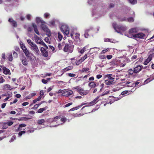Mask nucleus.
<instances>
[{
	"label": "nucleus",
	"instance_id": "nucleus-43",
	"mask_svg": "<svg viewBox=\"0 0 154 154\" xmlns=\"http://www.w3.org/2000/svg\"><path fill=\"white\" fill-rule=\"evenodd\" d=\"M5 81V80L3 79V77L2 76H0V83H2Z\"/></svg>",
	"mask_w": 154,
	"mask_h": 154
},
{
	"label": "nucleus",
	"instance_id": "nucleus-61",
	"mask_svg": "<svg viewBox=\"0 0 154 154\" xmlns=\"http://www.w3.org/2000/svg\"><path fill=\"white\" fill-rule=\"evenodd\" d=\"M29 104V102H24V103H23L22 104V105L23 106H26V105H28Z\"/></svg>",
	"mask_w": 154,
	"mask_h": 154
},
{
	"label": "nucleus",
	"instance_id": "nucleus-20",
	"mask_svg": "<svg viewBox=\"0 0 154 154\" xmlns=\"http://www.w3.org/2000/svg\"><path fill=\"white\" fill-rule=\"evenodd\" d=\"M3 73L6 75L10 74V70L6 67H4L3 69Z\"/></svg>",
	"mask_w": 154,
	"mask_h": 154
},
{
	"label": "nucleus",
	"instance_id": "nucleus-14",
	"mask_svg": "<svg viewBox=\"0 0 154 154\" xmlns=\"http://www.w3.org/2000/svg\"><path fill=\"white\" fill-rule=\"evenodd\" d=\"M143 67L142 66L140 65H138L136 67L134 68V71L135 73H137L139 72L142 69Z\"/></svg>",
	"mask_w": 154,
	"mask_h": 154
},
{
	"label": "nucleus",
	"instance_id": "nucleus-36",
	"mask_svg": "<svg viewBox=\"0 0 154 154\" xmlns=\"http://www.w3.org/2000/svg\"><path fill=\"white\" fill-rule=\"evenodd\" d=\"M58 38L59 39V40L60 41L63 38V36L60 32L58 33Z\"/></svg>",
	"mask_w": 154,
	"mask_h": 154
},
{
	"label": "nucleus",
	"instance_id": "nucleus-39",
	"mask_svg": "<svg viewBox=\"0 0 154 154\" xmlns=\"http://www.w3.org/2000/svg\"><path fill=\"white\" fill-rule=\"evenodd\" d=\"M45 122V120L44 119H42L38 120V123L39 124H42Z\"/></svg>",
	"mask_w": 154,
	"mask_h": 154
},
{
	"label": "nucleus",
	"instance_id": "nucleus-53",
	"mask_svg": "<svg viewBox=\"0 0 154 154\" xmlns=\"http://www.w3.org/2000/svg\"><path fill=\"white\" fill-rule=\"evenodd\" d=\"M49 16V14L48 13H46L44 14V17L45 18H47Z\"/></svg>",
	"mask_w": 154,
	"mask_h": 154
},
{
	"label": "nucleus",
	"instance_id": "nucleus-18",
	"mask_svg": "<svg viewBox=\"0 0 154 154\" xmlns=\"http://www.w3.org/2000/svg\"><path fill=\"white\" fill-rule=\"evenodd\" d=\"M152 57V54L148 56V58L144 61L143 64L145 65H147L151 60Z\"/></svg>",
	"mask_w": 154,
	"mask_h": 154
},
{
	"label": "nucleus",
	"instance_id": "nucleus-17",
	"mask_svg": "<svg viewBox=\"0 0 154 154\" xmlns=\"http://www.w3.org/2000/svg\"><path fill=\"white\" fill-rule=\"evenodd\" d=\"M99 98V96H98L95 99H94L93 101L91 102L88 103L89 105V106H92L95 104L99 101V100L98 99Z\"/></svg>",
	"mask_w": 154,
	"mask_h": 154
},
{
	"label": "nucleus",
	"instance_id": "nucleus-63",
	"mask_svg": "<svg viewBox=\"0 0 154 154\" xmlns=\"http://www.w3.org/2000/svg\"><path fill=\"white\" fill-rule=\"evenodd\" d=\"M84 36L85 38H88L89 36V34L88 32H85L84 34Z\"/></svg>",
	"mask_w": 154,
	"mask_h": 154
},
{
	"label": "nucleus",
	"instance_id": "nucleus-31",
	"mask_svg": "<svg viewBox=\"0 0 154 154\" xmlns=\"http://www.w3.org/2000/svg\"><path fill=\"white\" fill-rule=\"evenodd\" d=\"M83 61L82 59L80 58L78 60L76 59V65H79Z\"/></svg>",
	"mask_w": 154,
	"mask_h": 154
},
{
	"label": "nucleus",
	"instance_id": "nucleus-55",
	"mask_svg": "<svg viewBox=\"0 0 154 154\" xmlns=\"http://www.w3.org/2000/svg\"><path fill=\"white\" fill-rule=\"evenodd\" d=\"M42 82L45 84H46L48 82V80L44 79H43L42 80Z\"/></svg>",
	"mask_w": 154,
	"mask_h": 154
},
{
	"label": "nucleus",
	"instance_id": "nucleus-47",
	"mask_svg": "<svg viewBox=\"0 0 154 154\" xmlns=\"http://www.w3.org/2000/svg\"><path fill=\"white\" fill-rule=\"evenodd\" d=\"M13 54L14 58H17L18 57L17 53L15 51H13Z\"/></svg>",
	"mask_w": 154,
	"mask_h": 154
},
{
	"label": "nucleus",
	"instance_id": "nucleus-27",
	"mask_svg": "<svg viewBox=\"0 0 154 154\" xmlns=\"http://www.w3.org/2000/svg\"><path fill=\"white\" fill-rule=\"evenodd\" d=\"M47 107H45L41 108L39 109L36 112V113H41L42 112L44 111L46 109V108Z\"/></svg>",
	"mask_w": 154,
	"mask_h": 154
},
{
	"label": "nucleus",
	"instance_id": "nucleus-5",
	"mask_svg": "<svg viewBox=\"0 0 154 154\" xmlns=\"http://www.w3.org/2000/svg\"><path fill=\"white\" fill-rule=\"evenodd\" d=\"M32 27H28L27 28V30L28 32H31L33 30V29L35 33L38 35H39L40 34L38 31L37 26L34 23H32Z\"/></svg>",
	"mask_w": 154,
	"mask_h": 154
},
{
	"label": "nucleus",
	"instance_id": "nucleus-12",
	"mask_svg": "<svg viewBox=\"0 0 154 154\" xmlns=\"http://www.w3.org/2000/svg\"><path fill=\"white\" fill-rule=\"evenodd\" d=\"M8 21L13 27H17V22L14 20L12 18H9Z\"/></svg>",
	"mask_w": 154,
	"mask_h": 154
},
{
	"label": "nucleus",
	"instance_id": "nucleus-52",
	"mask_svg": "<svg viewBox=\"0 0 154 154\" xmlns=\"http://www.w3.org/2000/svg\"><path fill=\"white\" fill-rule=\"evenodd\" d=\"M73 103L72 102H71L69 103H68L66 104L64 106V107H67L70 106V105H72Z\"/></svg>",
	"mask_w": 154,
	"mask_h": 154
},
{
	"label": "nucleus",
	"instance_id": "nucleus-28",
	"mask_svg": "<svg viewBox=\"0 0 154 154\" xmlns=\"http://www.w3.org/2000/svg\"><path fill=\"white\" fill-rule=\"evenodd\" d=\"M79 37L80 34L79 33H76L75 35V38L74 39V40L77 41L79 40L80 39Z\"/></svg>",
	"mask_w": 154,
	"mask_h": 154
},
{
	"label": "nucleus",
	"instance_id": "nucleus-16",
	"mask_svg": "<svg viewBox=\"0 0 154 154\" xmlns=\"http://www.w3.org/2000/svg\"><path fill=\"white\" fill-rule=\"evenodd\" d=\"M145 36V34L142 33H139L137 34H135L133 35V37L137 38H142Z\"/></svg>",
	"mask_w": 154,
	"mask_h": 154
},
{
	"label": "nucleus",
	"instance_id": "nucleus-48",
	"mask_svg": "<svg viewBox=\"0 0 154 154\" xmlns=\"http://www.w3.org/2000/svg\"><path fill=\"white\" fill-rule=\"evenodd\" d=\"M25 133H26V131H21L20 132L18 133V136H22V135L23 134H25Z\"/></svg>",
	"mask_w": 154,
	"mask_h": 154
},
{
	"label": "nucleus",
	"instance_id": "nucleus-15",
	"mask_svg": "<svg viewBox=\"0 0 154 154\" xmlns=\"http://www.w3.org/2000/svg\"><path fill=\"white\" fill-rule=\"evenodd\" d=\"M115 75H112V74H107L105 76V78L107 79V80H114V81Z\"/></svg>",
	"mask_w": 154,
	"mask_h": 154
},
{
	"label": "nucleus",
	"instance_id": "nucleus-2",
	"mask_svg": "<svg viewBox=\"0 0 154 154\" xmlns=\"http://www.w3.org/2000/svg\"><path fill=\"white\" fill-rule=\"evenodd\" d=\"M74 46L72 44L66 43L65 44L64 46L63 49V51L69 54L72 52Z\"/></svg>",
	"mask_w": 154,
	"mask_h": 154
},
{
	"label": "nucleus",
	"instance_id": "nucleus-4",
	"mask_svg": "<svg viewBox=\"0 0 154 154\" xmlns=\"http://www.w3.org/2000/svg\"><path fill=\"white\" fill-rule=\"evenodd\" d=\"M104 84L102 83L100 85H99L98 82L97 83L94 82H90L88 84V86L91 88H95L96 87H98L100 89V90L99 92H101L103 89V87H104Z\"/></svg>",
	"mask_w": 154,
	"mask_h": 154
},
{
	"label": "nucleus",
	"instance_id": "nucleus-44",
	"mask_svg": "<svg viewBox=\"0 0 154 154\" xmlns=\"http://www.w3.org/2000/svg\"><path fill=\"white\" fill-rule=\"evenodd\" d=\"M113 40L111 39H109L108 38H106L104 39V41L105 42H112Z\"/></svg>",
	"mask_w": 154,
	"mask_h": 154
},
{
	"label": "nucleus",
	"instance_id": "nucleus-42",
	"mask_svg": "<svg viewBox=\"0 0 154 154\" xmlns=\"http://www.w3.org/2000/svg\"><path fill=\"white\" fill-rule=\"evenodd\" d=\"M132 91H131V92H132ZM129 92H130V91H128L127 90L125 91H122L121 93V94L122 95H125V94H127Z\"/></svg>",
	"mask_w": 154,
	"mask_h": 154
},
{
	"label": "nucleus",
	"instance_id": "nucleus-41",
	"mask_svg": "<svg viewBox=\"0 0 154 154\" xmlns=\"http://www.w3.org/2000/svg\"><path fill=\"white\" fill-rule=\"evenodd\" d=\"M6 123V124L8 126H10L12 125L14 122L12 121H8Z\"/></svg>",
	"mask_w": 154,
	"mask_h": 154
},
{
	"label": "nucleus",
	"instance_id": "nucleus-33",
	"mask_svg": "<svg viewBox=\"0 0 154 154\" xmlns=\"http://www.w3.org/2000/svg\"><path fill=\"white\" fill-rule=\"evenodd\" d=\"M5 88L8 90H11L12 89L11 87L9 85L6 84L5 85Z\"/></svg>",
	"mask_w": 154,
	"mask_h": 154
},
{
	"label": "nucleus",
	"instance_id": "nucleus-40",
	"mask_svg": "<svg viewBox=\"0 0 154 154\" xmlns=\"http://www.w3.org/2000/svg\"><path fill=\"white\" fill-rule=\"evenodd\" d=\"M109 51V48H107L106 49L103 50L101 52V54H104L106 53L107 51Z\"/></svg>",
	"mask_w": 154,
	"mask_h": 154
},
{
	"label": "nucleus",
	"instance_id": "nucleus-22",
	"mask_svg": "<svg viewBox=\"0 0 154 154\" xmlns=\"http://www.w3.org/2000/svg\"><path fill=\"white\" fill-rule=\"evenodd\" d=\"M65 44L64 42H62L58 44L57 47L59 50L63 49V47L65 46Z\"/></svg>",
	"mask_w": 154,
	"mask_h": 154
},
{
	"label": "nucleus",
	"instance_id": "nucleus-38",
	"mask_svg": "<svg viewBox=\"0 0 154 154\" xmlns=\"http://www.w3.org/2000/svg\"><path fill=\"white\" fill-rule=\"evenodd\" d=\"M8 60L10 61H12L13 60V57L12 54H10L8 57Z\"/></svg>",
	"mask_w": 154,
	"mask_h": 154
},
{
	"label": "nucleus",
	"instance_id": "nucleus-54",
	"mask_svg": "<svg viewBox=\"0 0 154 154\" xmlns=\"http://www.w3.org/2000/svg\"><path fill=\"white\" fill-rule=\"evenodd\" d=\"M86 104V103H84V104H82V105H81V106H77V107H75V110H76L78 109H79L80 108L82 105H85V104Z\"/></svg>",
	"mask_w": 154,
	"mask_h": 154
},
{
	"label": "nucleus",
	"instance_id": "nucleus-37",
	"mask_svg": "<svg viewBox=\"0 0 154 154\" xmlns=\"http://www.w3.org/2000/svg\"><path fill=\"white\" fill-rule=\"evenodd\" d=\"M2 128L3 129H6L8 128V126L7 125L6 122H3L2 123Z\"/></svg>",
	"mask_w": 154,
	"mask_h": 154
},
{
	"label": "nucleus",
	"instance_id": "nucleus-51",
	"mask_svg": "<svg viewBox=\"0 0 154 154\" xmlns=\"http://www.w3.org/2000/svg\"><path fill=\"white\" fill-rule=\"evenodd\" d=\"M87 57V54H85V55L84 56L81 58V59H82V60L83 62L84 61Z\"/></svg>",
	"mask_w": 154,
	"mask_h": 154
},
{
	"label": "nucleus",
	"instance_id": "nucleus-19",
	"mask_svg": "<svg viewBox=\"0 0 154 154\" xmlns=\"http://www.w3.org/2000/svg\"><path fill=\"white\" fill-rule=\"evenodd\" d=\"M79 93L81 95H86L88 94V92L87 91L84 90L82 88H80V90H79Z\"/></svg>",
	"mask_w": 154,
	"mask_h": 154
},
{
	"label": "nucleus",
	"instance_id": "nucleus-6",
	"mask_svg": "<svg viewBox=\"0 0 154 154\" xmlns=\"http://www.w3.org/2000/svg\"><path fill=\"white\" fill-rule=\"evenodd\" d=\"M21 48L22 49L23 52L25 53L26 57L30 60L32 59V57L30 56V53L29 51L27 50L26 47L24 45L21 46Z\"/></svg>",
	"mask_w": 154,
	"mask_h": 154
},
{
	"label": "nucleus",
	"instance_id": "nucleus-23",
	"mask_svg": "<svg viewBox=\"0 0 154 154\" xmlns=\"http://www.w3.org/2000/svg\"><path fill=\"white\" fill-rule=\"evenodd\" d=\"M36 22L37 23H41V24L42 23H45L44 21L41 20V18L39 17H37L36 18Z\"/></svg>",
	"mask_w": 154,
	"mask_h": 154
},
{
	"label": "nucleus",
	"instance_id": "nucleus-45",
	"mask_svg": "<svg viewBox=\"0 0 154 154\" xmlns=\"http://www.w3.org/2000/svg\"><path fill=\"white\" fill-rule=\"evenodd\" d=\"M44 40L45 41V42L47 43L50 44V41L49 38L48 37L45 38L44 39Z\"/></svg>",
	"mask_w": 154,
	"mask_h": 154
},
{
	"label": "nucleus",
	"instance_id": "nucleus-9",
	"mask_svg": "<svg viewBox=\"0 0 154 154\" xmlns=\"http://www.w3.org/2000/svg\"><path fill=\"white\" fill-rule=\"evenodd\" d=\"M73 94V91L72 90H70L67 91L66 89H65V91L63 92V93H62V96L68 97L71 95Z\"/></svg>",
	"mask_w": 154,
	"mask_h": 154
},
{
	"label": "nucleus",
	"instance_id": "nucleus-13",
	"mask_svg": "<svg viewBox=\"0 0 154 154\" xmlns=\"http://www.w3.org/2000/svg\"><path fill=\"white\" fill-rule=\"evenodd\" d=\"M20 60L22 64L24 66H26L28 65V60L26 57L23 56L20 58Z\"/></svg>",
	"mask_w": 154,
	"mask_h": 154
},
{
	"label": "nucleus",
	"instance_id": "nucleus-56",
	"mask_svg": "<svg viewBox=\"0 0 154 154\" xmlns=\"http://www.w3.org/2000/svg\"><path fill=\"white\" fill-rule=\"evenodd\" d=\"M22 118V120H25V121H26V120H29V119H31V118L25 117H23Z\"/></svg>",
	"mask_w": 154,
	"mask_h": 154
},
{
	"label": "nucleus",
	"instance_id": "nucleus-3",
	"mask_svg": "<svg viewBox=\"0 0 154 154\" xmlns=\"http://www.w3.org/2000/svg\"><path fill=\"white\" fill-rule=\"evenodd\" d=\"M112 26L116 32L118 33H120L121 31H125L127 29L126 27L124 26L117 25V24L113 23Z\"/></svg>",
	"mask_w": 154,
	"mask_h": 154
},
{
	"label": "nucleus",
	"instance_id": "nucleus-10",
	"mask_svg": "<svg viewBox=\"0 0 154 154\" xmlns=\"http://www.w3.org/2000/svg\"><path fill=\"white\" fill-rule=\"evenodd\" d=\"M48 49L46 48L42 47L41 48L40 50L43 56L44 57H47L48 55V52L47 50Z\"/></svg>",
	"mask_w": 154,
	"mask_h": 154
},
{
	"label": "nucleus",
	"instance_id": "nucleus-49",
	"mask_svg": "<svg viewBox=\"0 0 154 154\" xmlns=\"http://www.w3.org/2000/svg\"><path fill=\"white\" fill-rule=\"evenodd\" d=\"M127 20L129 22H133L134 21V19L132 17H130Z\"/></svg>",
	"mask_w": 154,
	"mask_h": 154
},
{
	"label": "nucleus",
	"instance_id": "nucleus-24",
	"mask_svg": "<svg viewBox=\"0 0 154 154\" xmlns=\"http://www.w3.org/2000/svg\"><path fill=\"white\" fill-rule=\"evenodd\" d=\"M34 38L35 42L39 44V42H40L41 40H42L41 38H39L36 35H34Z\"/></svg>",
	"mask_w": 154,
	"mask_h": 154
},
{
	"label": "nucleus",
	"instance_id": "nucleus-7",
	"mask_svg": "<svg viewBox=\"0 0 154 154\" xmlns=\"http://www.w3.org/2000/svg\"><path fill=\"white\" fill-rule=\"evenodd\" d=\"M61 30L62 32L65 35H67L69 33V28L66 25H63L61 26Z\"/></svg>",
	"mask_w": 154,
	"mask_h": 154
},
{
	"label": "nucleus",
	"instance_id": "nucleus-57",
	"mask_svg": "<svg viewBox=\"0 0 154 154\" xmlns=\"http://www.w3.org/2000/svg\"><path fill=\"white\" fill-rule=\"evenodd\" d=\"M60 116H56L54 118V119L53 120V122L55 121L54 120V119H60Z\"/></svg>",
	"mask_w": 154,
	"mask_h": 154
},
{
	"label": "nucleus",
	"instance_id": "nucleus-59",
	"mask_svg": "<svg viewBox=\"0 0 154 154\" xmlns=\"http://www.w3.org/2000/svg\"><path fill=\"white\" fill-rule=\"evenodd\" d=\"M68 75L69 77H75V75L74 74L70 73L68 74Z\"/></svg>",
	"mask_w": 154,
	"mask_h": 154
},
{
	"label": "nucleus",
	"instance_id": "nucleus-25",
	"mask_svg": "<svg viewBox=\"0 0 154 154\" xmlns=\"http://www.w3.org/2000/svg\"><path fill=\"white\" fill-rule=\"evenodd\" d=\"M105 84L106 85H110L114 83V80H109L106 79L105 82Z\"/></svg>",
	"mask_w": 154,
	"mask_h": 154
},
{
	"label": "nucleus",
	"instance_id": "nucleus-11",
	"mask_svg": "<svg viewBox=\"0 0 154 154\" xmlns=\"http://www.w3.org/2000/svg\"><path fill=\"white\" fill-rule=\"evenodd\" d=\"M139 31L138 29L137 28H133L130 29L128 32L130 35H132V36L134 35V33L137 32Z\"/></svg>",
	"mask_w": 154,
	"mask_h": 154
},
{
	"label": "nucleus",
	"instance_id": "nucleus-32",
	"mask_svg": "<svg viewBox=\"0 0 154 154\" xmlns=\"http://www.w3.org/2000/svg\"><path fill=\"white\" fill-rule=\"evenodd\" d=\"M70 59L71 60V63L73 65L75 64L76 65V58L75 59V58H73Z\"/></svg>",
	"mask_w": 154,
	"mask_h": 154
},
{
	"label": "nucleus",
	"instance_id": "nucleus-29",
	"mask_svg": "<svg viewBox=\"0 0 154 154\" xmlns=\"http://www.w3.org/2000/svg\"><path fill=\"white\" fill-rule=\"evenodd\" d=\"M45 101H42L41 102L39 103L38 104H35L34 105V107L32 108V109H36L38 107L40 106Z\"/></svg>",
	"mask_w": 154,
	"mask_h": 154
},
{
	"label": "nucleus",
	"instance_id": "nucleus-58",
	"mask_svg": "<svg viewBox=\"0 0 154 154\" xmlns=\"http://www.w3.org/2000/svg\"><path fill=\"white\" fill-rule=\"evenodd\" d=\"M85 51V47H84L83 48L81 49V50L79 52L81 54H83V53H84V52Z\"/></svg>",
	"mask_w": 154,
	"mask_h": 154
},
{
	"label": "nucleus",
	"instance_id": "nucleus-35",
	"mask_svg": "<svg viewBox=\"0 0 154 154\" xmlns=\"http://www.w3.org/2000/svg\"><path fill=\"white\" fill-rule=\"evenodd\" d=\"M89 70V69L88 68H83L81 70V72H87Z\"/></svg>",
	"mask_w": 154,
	"mask_h": 154
},
{
	"label": "nucleus",
	"instance_id": "nucleus-60",
	"mask_svg": "<svg viewBox=\"0 0 154 154\" xmlns=\"http://www.w3.org/2000/svg\"><path fill=\"white\" fill-rule=\"evenodd\" d=\"M106 57L109 60L112 58V55H107Z\"/></svg>",
	"mask_w": 154,
	"mask_h": 154
},
{
	"label": "nucleus",
	"instance_id": "nucleus-50",
	"mask_svg": "<svg viewBox=\"0 0 154 154\" xmlns=\"http://www.w3.org/2000/svg\"><path fill=\"white\" fill-rule=\"evenodd\" d=\"M67 119L65 117H63L61 119V121L63 122H64L66 121Z\"/></svg>",
	"mask_w": 154,
	"mask_h": 154
},
{
	"label": "nucleus",
	"instance_id": "nucleus-21",
	"mask_svg": "<svg viewBox=\"0 0 154 154\" xmlns=\"http://www.w3.org/2000/svg\"><path fill=\"white\" fill-rule=\"evenodd\" d=\"M73 66H69L68 67L65 68L63 69L62 70V72L63 73H64L65 72L68 71V70L72 69L73 68Z\"/></svg>",
	"mask_w": 154,
	"mask_h": 154
},
{
	"label": "nucleus",
	"instance_id": "nucleus-8",
	"mask_svg": "<svg viewBox=\"0 0 154 154\" xmlns=\"http://www.w3.org/2000/svg\"><path fill=\"white\" fill-rule=\"evenodd\" d=\"M45 23H42V24L41 27L42 30L48 33V36H50L51 35L50 30L48 28L47 26L45 24Z\"/></svg>",
	"mask_w": 154,
	"mask_h": 154
},
{
	"label": "nucleus",
	"instance_id": "nucleus-26",
	"mask_svg": "<svg viewBox=\"0 0 154 154\" xmlns=\"http://www.w3.org/2000/svg\"><path fill=\"white\" fill-rule=\"evenodd\" d=\"M127 73L129 75H131L133 74L134 72V70H133L132 69H129L127 71Z\"/></svg>",
	"mask_w": 154,
	"mask_h": 154
},
{
	"label": "nucleus",
	"instance_id": "nucleus-64",
	"mask_svg": "<svg viewBox=\"0 0 154 154\" xmlns=\"http://www.w3.org/2000/svg\"><path fill=\"white\" fill-rule=\"evenodd\" d=\"M16 139V137L15 135L13 136L11 138V141H14Z\"/></svg>",
	"mask_w": 154,
	"mask_h": 154
},
{
	"label": "nucleus",
	"instance_id": "nucleus-1",
	"mask_svg": "<svg viewBox=\"0 0 154 154\" xmlns=\"http://www.w3.org/2000/svg\"><path fill=\"white\" fill-rule=\"evenodd\" d=\"M27 42L30 45V49L34 53L36 56L40 55V51L37 45L33 42H32L30 39H28L27 40Z\"/></svg>",
	"mask_w": 154,
	"mask_h": 154
},
{
	"label": "nucleus",
	"instance_id": "nucleus-46",
	"mask_svg": "<svg viewBox=\"0 0 154 154\" xmlns=\"http://www.w3.org/2000/svg\"><path fill=\"white\" fill-rule=\"evenodd\" d=\"M152 80H151L150 79V78H148L144 82V83L145 84H147V83H148L149 82H150Z\"/></svg>",
	"mask_w": 154,
	"mask_h": 154
},
{
	"label": "nucleus",
	"instance_id": "nucleus-34",
	"mask_svg": "<svg viewBox=\"0 0 154 154\" xmlns=\"http://www.w3.org/2000/svg\"><path fill=\"white\" fill-rule=\"evenodd\" d=\"M128 1L130 3L133 5L137 3L136 0H128Z\"/></svg>",
	"mask_w": 154,
	"mask_h": 154
},
{
	"label": "nucleus",
	"instance_id": "nucleus-30",
	"mask_svg": "<svg viewBox=\"0 0 154 154\" xmlns=\"http://www.w3.org/2000/svg\"><path fill=\"white\" fill-rule=\"evenodd\" d=\"M42 97L40 95L38 97L33 100V103H35L37 101H39L41 99Z\"/></svg>",
	"mask_w": 154,
	"mask_h": 154
},
{
	"label": "nucleus",
	"instance_id": "nucleus-62",
	"mask_svg": "<svg viewBox=\"0 0 154 154\" xmlns=\"http://www.w3.org/2000/svg\"><path fill=\"white\" fill-rule=\"evenodd\" d=\"M26 126V125L24 124H20L19 125V126L20 127H21V128L22 127H25Z\"/></svg>",
	"mask_w": 154,
	"mask_h": 154
}]
</instances>
